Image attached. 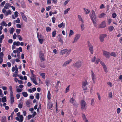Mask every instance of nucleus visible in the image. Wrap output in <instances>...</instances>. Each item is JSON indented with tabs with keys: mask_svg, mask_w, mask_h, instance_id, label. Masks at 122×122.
I'll return each instance as SVG.
<instances>
[{
	"mask_svg": "<svg viewBox=\"0 0 122 122\" xmlns=\"http://www.w3.org/2000/svg\"><path fill=\"white\" fill-rule=\"evenodd\" d=\"M91 13L92 14L90 15V18L93 24L95 26L97 24L95 21H96L97 19V15L95 11L93 10H92Z\"/></svg>",
	"mask_w": 122,
	"mask_h": 122,
	"instance_id": "1",
	"label": "nucleus"
},
{
	"mask_svg": "<svg viewBox=\"0 0 122 122\" xmlns=\"http://www.w3.org/2000/svg\"><path fill=\"white\" fill-rule=\"evenodd\" d=\"M71 51V49H64L61 50L60 53L61 55H63L66 54L68 56L70 53Z\"/></svg>",
	"mask_w": 122,
	"mask_h": 122,
	"instance_id": "2",
	"label": "nucleus"
},
{
	"mask_svg": "<svg viewBox=\"0 0 122 122\" xmlns=\"http://www.w3.org/2000/svg\"><path fill=\"white\" fill-rule=\"evenodd\" d=\"M81 109L82 110H84L86 107V102L83 100H82L81 102Z\"/></svg>",
	"mask_w": 122,
	"mask_h": 122,
	"instance_id": "3",
	"label": "nucleus"
},
{
	"mask_svg": "<svg viewBox=\"0 0 122 122\" xmlns=\"http://www.w3.org/2000/svg\"><path fill=\"white\" fill-rule=\"evenodd\" d=\"M70 102L73 104L74 106L76 107H77L78 106V104L76 101L75 99L72 97L69 100Z\"/></svg>",
	"mask_w": 122,
	"mask_h": 122,
	"instance_id": "4",
	"label": "nucleus"
},
{
	"mask_svg": "<svg viewBox=\"0 0 122 122\" xmlns=\"http://www.w3.org/2000/svg\"><path fill=\"white\" fill-rule=\"evenodd\" d=\"M81 61H79L74 63L73 64V66H74L76 67L77 68H78L81 66Z\"/></svg>",
	"mask_w": 122,
	"mask_h": 122,
	"instance_id": "5",
	"label": "nucleus"
},
{
	"mask_svg": "<svg viewBox=\"0 0 122 122\" xmlns=\"http://www.w3.org/2000/svg\"><path fill=\"white\" fill-rule=\"evenodd\" d=\"M88 83L86 81H83L82 82V86L83 90L84 91L86 90L87 89V87L86 86V85H88Z\"/></svg>",
	"mask_w": 122,
	"mask_h": 122,
	"instance_id": "6",
	"label": "nucleus"
},
{
	"mask_svg": "<svg viewBox=\"0 0 122 122\" xmlns=\"http://www.w3.org/2000/svg\"><path fill=\"white\" fill-rule=\"evenodd\" d=\"M102 52L103 55L106 58H108L110 57V53L109 52L104 50H103Z\"/></svg>",
	"mask_w": 122,
	"mask_h": 122,
	"instance_id": "7",
	"label": "nucleus"
},
{
	"mask_svg": "<svg viewBox=\"0 0 122 122\" xmlns=\"http://www.w3.org/2000/svg\"><path fill=\"white\" fill-rule=\"evenodd\" d=\"M39 57L40 58V60L41 61V62L45 60V59L44 57V55L43 53H42L41 51H40L39 52Z\"/></svg>",
	"mask_w": 122,
	"mask_h": 122,
	"instance_id": "8",
	"label": "nucleus"
},
{
	"mask_svg": "<svg viewBox=\"0 0 122 122\" xmlns=\"http://www.w3.org/2000/svg\"><path fill=\"white\" fill-rule=\"evenodd\" d=\"M81 36V35L80 34H77L75 36L74 38V41L73 42L74 43L75 42H76L78 40Z\"/></svg>",
	"mask_w": 122,
	"mask_h": 122,
	"instance_id": "9",
	"label": "nucleus"
},
{
	"mask_svg": "<svg viewBox=\"0 0 122 122\" xmlns=\"http://www.w3.org/2000/svg\"><path fill=\"white\" fill-rule=\"evenodd\" d=\"M107 36L106 34H101L100 35V40L101 42H103L104 41V38Z\"/></svg>",
	"mask_w": 122,
	"mask_h": 122,
	"instance_id": "10",
	"label": "nucleus"
},
{
	"mask_svg": "<svg viewBox=\"0 0 122 122\" xmlns=\"http://www.w3.org/2000/svg\"><path fill=\"white\" fill-rule=\"evenodd\" d=\"M106 26L105 22V21H103L99 26V28H105Z\"/></svg>",
	"mask_w": 122,
	"mask_h": 122,
	"instance_id": "11",
	"label": "nucleus"
},
{
	"mask_svg": "<svg viewBox=\"0 0 122 122\" xmlns=\"http://www.w3.org/2000/svg\"><path fill=\"white\" fill-rule=\"evenodd\" d=\"M72 61L71 59H70L66 61L63 64L62 66L63 67H66L68 64H69Z\"/></svg>",
	"mask_w": 122,
	"mask_h": 122,
	"instance_id": "12",
	"label": "nucleus"
},
{
	"mask_svg": "<svg viewBox=\"0 0 122 122\" xmlns=\"http://www.w3.org/2000/svg\"><path fill=\"white\" fill-rule=\"evenodd\" d=\"M88 46L89 50L90 51L91 53L92 54H93V46L91 44H88Z\"/></svg>",
	"mask_w": 122,
	"mask_h": 122,
	"instance_id": "13",
	"label": "nucleus"
},
{
	"mask_svg": "<svg viewBox=\"0 0 122 122\" xmlns=\"http://www.w3.org/2000/svg\"><path fill=\"white\" fill-rule=\"evenodd\" d=\"M91 76L93 82L94 83L95 81L96 76L92 71H91Z\"/></svg>",
	"mask_w": 122,
	"mask_h": 122,
	"instance_id": "14",
	"label": "nucleus"
},
{
	"mask_svg": "<svg viewBox=\"0 0 122 122\" xmlns=\"http://www.w3.org/2000/svg\"><path fill=\"white\" fill-rule=\"evenodd\" d=\"M20 14L22 16L24 20L26 22H27V19L24 13L22 12H21Z\"/></svg>",
	"mask_w": 122,
	"mask_h": 122,
	"instance_id": "15",
	"label": "nucleus"
},
{
	"mask_svg": "<svg viewBox=\"0 0 122 122\" xmlns=\"http://www.w3.org/2000/svg\"><path fill=\"white\" fill-rule=\"evenodd\" d=\"M10 103L11 104H12L14 102V99L13 94H10Z\"/></svg>",
	"mask_w": 122,
	"mask_h": 122,
	"instance_id": "16",
	"label": "nucleus"
},
{
	"mask_svg": "<svg viewBox=\"0 0 122 122\" xmlns=\"http://www.w3.org/2000/svg\"><path fill=\"white\" fill-rule=\"evenodd\" d=\"M10 7V4L9 3H7L5 4V5L4 6V8L6 9H9V7Z\"/></svg>",
	"mask_w": 122,
	"mask_h": 122,
	"instance_id": "17",
	"label": "nucleus"
},
{
	"mask_svg": "<svg viewBox=\"0 0 122 122\" xmlns=\"http://www.w3.org/2000/svg\"><path fill=\"white\" fill-rule=\"evenodd\" d=\"M37 38H38V40L39 41L40 43H41V44H42L44 41H43V40L42 39H40V38L39 37V34H38V33L37 34Z\"/></svg>",
	"mask_w": 122,
	"mask_h": 122,
	"instance_id": "18",
	"label": "nucleus"
},
{
	"mask_svg": "<svg viewBox=\"0 0 122 122\" xmlns=\"http://www.w3.org/2000/svg\"><path fill=\"white\" fill-rule=\"evenodd\" d=\"M106 15L105 13H102L101 14L99 15H98V17L99 18H102L104 17Z\"/></svg>",
	"mask_w": 122,
	"mask_h": 122,
	"instance_id": "19",
	"label": "nucleus"
},
{
	"mask_svg": "<svg viewBox=\"0 0 122 122\" xmlns=\"http://www.w3.org/2000/svg\"><path fill=\"white\" fill-rule=\"evenodd\" d=\"M82 118L83 119V120L85 122H89L88 120L87 119L86 116L84 114H82Z\"/></svg>",
	"mask_w": 122,
	"mask_h": 122,
	"instance_id": "20",
	"label": "nucleus"
},
{
	"mask_svg": "<svg viewBox=\"0 0 122 122\" xmlns=\"http://www.w3.org/2000/svg\"><path fill=\"white\" fill-rule=\"evenodd\" d=\"M65 24L63 22L58 25V26L60 28H61L62 27H63V28H64L65 27Z\"/></svg>",
	"mask_w": 122,
	"mask_h": 122,
	"instance_id": "21",
	"label": "nucleus"
},
{
	"mask_svg": "<svg viewBox=\"0 0 122 122\" xmlns=\"http://www.w3.org/2000/svg\"><path fill=\"white\" fill-rule=\"evenodd\" d=\"M47 97L49 100L50 99L51 97V95L50 94V92L49 91L48 92Z\"/></svg>",
	"mask_w": 122,
	"mask_h": 122,
	"instance_id": "22",
	"label": "nucleus"
},
{
	"mask_svg": "<svg viewBox=\"0 0 122 122\" xmlns=\"http://www.w3.org/2000/svg\"><path fill=\"white\" fill-rule=\"evenodd\" d=\"M11 14V12L10 10H8L7 11H6L5 14V15L6 16L8 15L9 14L10 15Z\"/></svg>",
	"mask_w": 122,
	"mask_h": 122,
	"instance_id": "23",
	"label": "nucleus"
},
{
	"mask_svg": "<svg viewBox=\"0 0 122 122\" xmlns=\"http://www.w3.org/2000/svg\"><path fill=\"white\" fill-rule=\"evenodd\" d=\"M78 17L79 20L81 21L82 23H84V21L82 19L81 16L80 15H78Z\"/></svg>",
	"mask_w": 122,
	"mask_h": 122,
	"instance_id": "24",
	"label": "nucleus"
},
{
	"mask_svg": "<svg viewBox=\"0 0 122 122\" xmlns=\"http://www.w3.org/2000/svg\"><path fill=\"white\" fill-rule=\"evenodd\" d=\"M0 25L2 26H6L7 25V24L4 21H3V22L1 23Z\"/></svg>",
	"mask_w": 122,
	"mask_h": 122,
	"instance_id": "25",
	"label": "nucleus"
},
{
	"mask_svg": "<svg viewBox=\"0 0 122 122\" xmlns=\"http://www.w3.org/2000/svg\"><path fill=\"white\" fill-rule=\"evenodd\" d=\"M53 104H52L49 103L48 104V108L50 109L52 108Z\"/></svg>",
	"mask_w": 122,
	"mask_h": 122,
	"instance_id": "26",
	"label": "nucleus"
},
{
	"mask_svg": "<svg viewBox=\"0 0 122 122\" xmlns=\"http://www.w3.org/2000/svg\"><path fill=\"white\" fill-rule=\"evenodd\" d=\"M20 45V42L19 41H17V42L14 41L13 42V45L19 46Z\"/></svg>",
	"mask_w": 122,
	"mask_h": 122,
	"instance_id": "27",
	"label": "nucleus"
},
{
	"mask_svg": "<svg viewBox=\"0 0 122 122\" xmlns=\"http://www.w3.org/2000/svg\"><path fill=\"white\" fill-rule=\"evenodd\" d=\"M9 89L10 91V95L13 94V92H12V86H10L9 87Z\"/></svg>",
	"mask_w": 122,
	"mask_h": 122,
	"instance_id": "28",
	"label": "nucleus"
},
{
	"mask_svg": "<svg viewBox=\"0 0 122 122\" xmlns=\"http://www.w3.org/2000/svg\"><path fill=\"white\" fill-rule=\"evenodd\" d=\"M20 119L19 122H22L23 120V117L22 115H21L19 117Z\"/></svg>",
	"mask_w": 122,
	"mask_h": 122,
	"instance_id": "29",
	"label": "nucleus"
},
{
	"mask_svg": "<svg viewBox=\"0 0 122 122\" xmlns=\"http://www.w3.org/2000/svg\"><path fill=\"white\" fill-rule=\"evenodd\" d=\"M22 94L23 96L24 97H26L28 96V94L26 92H22Z\"/></svg>",
	"mask_w": 122,
	"mask_h": 122,
	"instance_id": "30",
	"label": "nucleus"
},
{
	"mask_svg": "<svg viewBox=\"0 0 122 122\" xmlns=\"http://www.w3.org/2000/svg\"><path fill=\"white\" fill-rule=\"evenodd\" d=\"M84 10L86 14H88L90 12V11L88 9H85V8H84Z\"/></svg>",
	"mask_w": 122,
	"mask_h": 122,
	"instance_id": "31",
	"label": "nucleus"
},
{
	"mask_svg": "<svg viewBox=\"0 0 122 122\" xmlns=\"http://www.w3.org/2000/svg\"><path fill=\"white\" fill-rule=\"evenodd\" d=\"M74 34V32L72 30H70V33L69 34V36L72 35Z\"/></svg>",
	"mask_w": 122,
	"mask_h": 122,
	"instance_id": "32",
	"label": "nucleus"
},
{
	"mask_svg": "<svg viewBox=\"0 0 122 122\" xmlns=\"http://www.w3.org/2000/svg\"><path fill=\"white\" fill-rule=\"evenodd\" d=\"M2 101L3 102H5L6 101V96L4 97H3L2 98Z\"/></svg>",
	"mask_w": 122,
	"mask_h": 122,
	"instance_id": "33",
	"label": "nucleus"
},
{
	"mask_svg": "<svg viewBox=\"0 0 122 122\" xmlns=\"http://www.w3.org/2000/svg\"><path fill=\"white\" fill-rule=\"evenodd\" d=\"M18 72H15L13 74V77H17V76H18V75L17 74V73Z\"/></svg>",
	"mask_w": 122,
	"mask_h": 122,
	"instance_id": "34",
	"label": "nucleus"
},
{
	"mask_svg": "<svg viewBox=\"0 0 122 122\" xmlns=\"http://www.w3.org/2000/svg\"><path fill=\"white\" fill-rule=\"evenodd\" d=\"M91 105L92 106H94L95 104L94 99H92L91 101Z\"/></svg>",
	"mask_w": 122,
	"mask_h": 122,
	"instance_id": "35",
	"label": "nucleus"
},
{
	"mask_svg": "<svg viewBox=\"0 0 122 122\" xmlns=\"http://www.w3.org/2000/svg\"><path fill=\"white\" fill-rule=\"evenodd\" d=\"M70 8H69L66 10H65L64 11V14H67L68 12L70 10Z\"/></svg>",
	"mask_w": 122,
	"mask_h": 122,
	"instance_id": "36",
	"label": "nucleus"
},
{
	"mask_svg": "<svg viewBox=\"0 0 122 122\" xmlns=\"http://www.w3.org/2000/svg\"><path fill=\"white\" fill-rule=\"evenodd\" d=\"M56 34V30H54L52 32V37H54L55 36V35Z\"/></svg>",
	"mask_w": 122,
	"mask_h": 122,
	"instance_id": "37",
	"label": "nucleus"
},
{
	"mask_svg": "<svg viewBox=\"0 0 122 122\" xmlns=\"http://www.w3.org/2000/svg\"><path fill=\"white\" fill-rule=\"evenodd\" d=\"M81 30L83 31L85 28L84 24L83 23L81 24Z\"/></svg>",
	"mask_w": 122,
	"mask_h": 122,
	"instance_id": "38",
	"label": "nucleus"
},
{
	"mask_svg": "<svg viewBox=\"0 0 122 122\" xmlns=\"http://www.w3.org/2000/svg\"><path fill=\"white\" fill-rule=\"evenodd\" d=\"M51 28L49 27H46V30L47 32H49L51 31Z\"/></svg>",
	"mask_w": 122,
	"mask_h": 122,
	"instance_id": "39",
	"label": "nucleus"
},
{
	"mask_svg": "<svg viewBox=\"0 0 122 122\" xmlns=\"http://www.w3.org/2000/svg\"><path fill=\"white\" fill-rule=\"evenodd\" d=\"M114 28V27L112 26H110L109 27V29L110 31H112Z\"/></svg>",
	"mask_w": 122,
	"mask_h": 122,
	"instance_id": "40",
	"label": "nucleus"
},
{
	"mask_svg": "<svg viewBox=\"0 0 122 122\" xmlns=\"http://www.w3.org/2000/svg\"><path fill=\"white\" fill-rule=\"evenodd\" d=\"M36 98L37 100H39V94L38 93H36Z\"/></svg>",
	"mask_w": 122,
	"mask_h": 122,
	"instance_id": "41",
	"label": "nucleus"
},
{
	"mask_svg": "<svg viewBox=\"0 0 122 122\" xmlns=\"http://www.w3.org/2000/svg\"><path fill=\"white\" fill-rule=\"evenodd\" d=\"M100 63L102 65V66H103V68L105 67H106V66L105 65L104 63L102 61H101L100 62Z\"/></svg>",
	"mask_w": 122,
	"mask_h": 122,
	"instance_id": "42",
	"label": "nucleus"
},
{
	"mask_svg": "<svg viewBox=\"0 0 122 122\" xmlns=\"http://www.w3.org/2000/svg\"><path fill=\"white\" fill-rule=\"evenodd\" d=\"M70 86V85H69L66 88V93L69 92V90Z\"/></svg>",
	"mask_w": 122,
	"mask_h": 122,
	"instance_id": "43",
	"label": "nucleus"
},
{
	"mask_svg": "<svg viewBox=\"0 0 122 122\" xmlns=\"http://www.w3.org/2000/svg\"><path fill=\"white\" fill-rule=\"evenodd\" d=\"M14 31V29L12 27V28L10 30V34H12Z\"/></svg>",
	"mask_w": 122,
	"mask_h": 122,
	"instance_id": "44",
	"label": "nucleus"
},
{
	"mask_svg": "<svg viewBox=\"0 0 122 122\" xmlns=\"http://www.w3.org/2000/svg\"><path fill=\"white\" fill-rule=\"evenodd\" d=\"M17 37L18 38L20 41H21L22 40V39L21 38V36L19 35H17Z\"/></svg>",
	"mask_w": 122,
	"mask_h": 122,
	"instance_id": "45",
	"label": "nucleus"
},
{
	"mask_svg": "<svg viewBox=\"0 0 122 122\" xmlns=\"http://www.w3.org/2000/svg\"><path fill=\"white\" fill-rule=\"evenodd\" d=\"M117 16V14L115 13H113L112 14V17L113 18H115Z\"/></svg>",
	"mask_w": 122,
	"mask_h": 122,
	"instance_id": "46",
	"label": "nucleus"
},
{
	"mask_svg": "<svg viewBox=\"0 0 122 122\" xmlns=\"http://www.w3.org/2000/svg\"><path fill=\"white\" fill-rule=\"evenodd\" d=\"M0 96H1V97H3V96L4 94L2 93V91L0 89Z\"/></svg>",
	"mask_w": 122,
	"mask_h": 122,
	"instance_id": "47",
	"label": "nucleus"
},
{
	"mask_svg": "<svg viewBox=\"0 0 122 122\" xmlns=\"http://www.w3.org/2000/svg\"><path fill=\"white\" fill-rule=\"evenodd\" d=\"M111 55L114 57H115L116 56V54L115 53L113 52H112L111 54Z\"/></svg>",
	"mask_w": 122,
	"mask_h": 122,
	"instance_id": "48",
	"label": "nucleus"
},
{
	"mask_svg": "<svg viewBox=\"0 0 122 122\" xmlns=\"http://www.w3.org/2000/svg\"><path fill=\"white\" fill-rule=\"evenodd\" d=\"M51 6H48L46 7V10L47 11H49L50 9H51Z\"/></svg>",
	"mask_w": 122,
	"mask_h": 122,
	"instance_id": "49",
	"label": "nucleus"
},
{
	"mask_svg": "<svg viewBox=\"0 0 122 122\" xmlns=\"http://www.w3.org/2000/svg\"><path fill=\"white\" fill-rule=\"evenodd\" d=\"M108 97L111 98H112V94L111 92H110L109 93Z\"/></svg>",
	"mask_w": 122,
	"mask_h": 122,
	"instance_id": "50",
	"label": "nucleus"
},
{
	"mask_svg": "<svg viewBox=\"0 0 122 122\" xmlns=\"http://www.w3.org/2000/svg\"><path fill=\"white\" fill-rule=\"evenodd\" d=\"M18 13L17 11H16L14 13V14L15 17H17L18 16Z\"/></svg>",
	"mask_w": 122,
	"mask_h": 122,
	"instance_id": "51",
	"label": "nucleus"
},
{
	"mask_svg": "<svg viewBox=\"0 0 122 122\" xmlns=\"http://www.w3.org/2000/svg\"><path fill=\"white\" fill-rule=\"evenodd\" d=\"M22 91V89H20L17 88L16 89V91L17 92H21Z\"/></svg>",
	"mask_w": 122,
	"mask_h": 122,
	"instance_id": "52",
	"label": "nucleus"
},
{
	"mask_svg": "<svg viewBox=\"0 0 122 122\" xmlns=\"http://www.w3.org/2000/svg\"><path fill=\"white\" fill-rule=\"evenodd\" d=\"M56 20L55 18L54 17H53L52 18V20L53 23H55V20Z\"/></svg>",
	"mask_w": 122,
	"mask_h": 122,
	"instance_id": "53",
	"label": "nucleus"
},
{
	"mask_svg": "<svg viewBox=\"0 0 122 122\" xmlns=\"http://www.w3.org/2000/svg\"><path fill=\"white\" fill-rule=\"evenodd\" d=\"M17 50H14L13 51V52L14 53H18V50H19V48H17Z\"/></svg>",
	"mask_w": 122,
	"mask_h": 122,
	"instance_id": "54",
	"label": "nucleus"
},
{
	"mask_svg": "<svg viewBox=\"0 0 122 122\" xmlns=\"http://www.w3.org/2000/svg\"><path fill=\"white\" fill-rule=\"evenodd\" d=\"M121 111V110L120 108H118L117 109V112L118 114H119Z\"/></svg>",
	"mask_w": 122,
	"mask_h": 122,
	"instance_id": "55",
	"label": "nucleus"
},
{
	"mask_svg": "<svg viewBox=\"0 0 122 122\" xmlns=\"http://www.w3.org/2000/svg\"><path fill=\"white\" fill-rule=\"evenodd\" d=\"M20 30H21L20 29H17L16 30V32L18 34L20 33Z\"/></svg>",
	"mask_w": 122,
	"mask_h": 122,
	"instance_id": "56",
	"label": "nucleus"
},
{
	"mask_svg": "<svg viewBox=\"0 0 122 122\" xmlns=\"http://www.w3.org/2000/svg\"><path fill=\"white\" fill-rule=\"evenodd\" d=\"M40 75L43 78H44L45 77V74L44 73H41Z\"/></svg>",
	"mask_w": 122,
	"mask_h": 122,
	"instance_id": "57",
	"label": "nucleus"
},
{
	"mask_svg": "<svg viewBox=\"0 0 122 122\" xmlns=\"http://www.w3.org/2000/svg\"><path fill=\"white\" fill-rule=\"evenodd\" d=\"M15 72H18V68L17 67V66L16 65H15Z\"/></svg>",
	"mask_w": 122,
	"mask_h": 122,
	"instance_id": "58",
	"label": "nucleus"
},
{
	"mask_svg": "<svg viewBox=\"0 0 122 122\" xmlns=\"http://www.w3.org/2000/svg\"><path fill=\"white\" fill-rule=\"evenodd\" d=\"M18 107L20 108H22V104L20 103H19L18 105Z\"/></svg>",
	"mask_w": 122,
	"mask_h": 122,
	"instance_id": "59",
	"label": "nucleus"
},
{
	"mask_svg": "<svg viewBox=\"0 0 122 122\" xmlns=\"http://www.w3.org/2000/svg\"><path fill=\"white\" fill-rule=\"evenodd\" d=\"M58 40H59V42H61V43L62 44L63 43V41L62 39H61V38H59L58 39Z\"/></svg>",
	"mask_w": 122,
	"mask_h": 122,
	"instance_id": "60",
	"label": "nucleus"
},
{
	"mask_svg": "<svg viewBox=\"0 0 122 122\" xmlns=\"http://www.w3.org/2000/svg\"><path fill=\"white\" fill-rule=\"evenodd\" d=\"M32 116L31 115H29L27 117L28 119L29 120H30L31 117Z\"/></svg>",
	"mask_w": 122,
	"mask_h": 122,
	"instance_id": "61",
	"label": "nucleus"
},
{
	"mask_svg": "<svg viewBox=\"0 0 122 122\" xmlns=\"http://www.w3.org/2000/svg\"><path fill=\"white\" fill-rule=\"evenodd\" d=\"M15 22L16 23H20V20L18 18L17 19V20H16Z\"/></svg>",
	"mask_w": 122,
	"mask_h": 122,
	"instance_id": "62",
	"label": "nucleus"
},
{
	"mask_svg": "<svg viewBox=\"0 0 122 122\" xmlns=\"http://www.w3.org/2000/svg\"><path fill=\"white\" fill-rule=\"evenodd\" d=\"M69 0H66V1H65V2L64 3V5H66L69 2Z\"/></svg>",
	"mask_w": 122,
	"mask_h": 122,
	"instance_id": "63",
	"label": "nucleus"
},
{
	"mask_svg": "<svg viewBox=\"0 0 122 122\" xmlns=\"http://www.w3.org/2000/svg\"><path fill=\"white\" fill-rule=\"evenodd\" d=\"M96 57L95 56L94 57L92 58V62H94L95 60Z\"/></svg>",
	"mask_w": 122,
	"mask_h": 122,
	"instance_id": "64",
	"label": "nucleus"
}]
</instances>
